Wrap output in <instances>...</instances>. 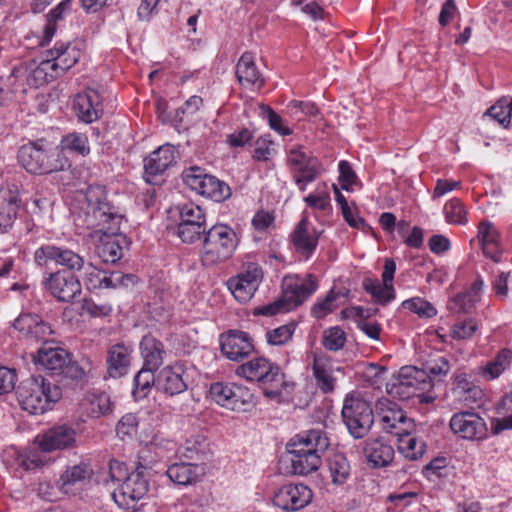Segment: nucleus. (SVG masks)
Segmentation results:
<instances>
[{"label":"nucleus","instance_id":"1","mask_svg":"<svg viewBox=\"0 0 512 512\" xmlns=\"http://www.w3.org/2000/svg\"><path fill=\"white\" fill-rule=\"evenodd\" d=\"M86 201V227L107 237V240H101L97 246L98 256L104 263H116L122 258V247L110 237L120 234L124 217L107 200V194L102 187L90 186L86 192Z\"/></svg>","mask_w":512,"mask_h":512},{"label":"nucleus","instance_id":"2","mask_svg":"<svg viewBox=\"0 0 512 512\" xmlns=\"http://www.w3.org/2000/svg\"><path fill=\"white\" fill-rule=\"evenodd\" d=\"M329 445L327 433L321 429H311L295 435L287 444L293 473L308 475L317 471Z\"/></svg>","mask_w":512,"mask_h":512},{"label":"nucleus","instance_id":"3","mask_svg":"<svg viewBox=\"0 0 512 512\" xmlns=\"http://www.w3.org/2000/svg\"><path fill=\"white\" fill-rule=\"evenodd\" d=\"M20 164L30 173L48 174L63 170L68 161L58 148H53L44 140L23 145L18 151Z\"/></svg>","mask_w":512,"mask_h":512},{"label":"nucleus","instance_id":"4","mask_svg":"<svg viewBox=\"0 0 512 512\" xmlns=\"http://www.w3.org/2000/svg\"><path fill=\"white\" fill-rule=\"evenodd\" d=\"M234 230L225 224L210 227L203 236L201 262L206 267H213L232 257L237 247Z\"/></svg>","mask_w":512,"mask_h":512},{"label":"nucleus","instance_id":"5","mask_svg":"<svg viewBox=\"0 0 512 512\" xmlns=\"http://www.w3.org/2000/svg\"><path fill=\"white\" fill-rule=\"evenodd\" d=\"M282 287V297L260 308L258 314L272 316L296 308L316 290L317 284L312 275H307L304 279L285 277Z\"/></svg>","mask_w":512,"mask_h":512},{"label":"nucleus","instance_id":"6","mask_svg":"<svg viewBox=\"0 0 512 512\" xmlns=\"http://www.w3.org/2000/svg\"><path fill=\"white\" fill-rule=\"evenodd\" d=\"M342 417L349 433L356 439L364 437L374 422L371 405L353 394L345 398Z\"/></svg>","mask_w":512,"mask_h":512},{"label":"nucleus","instance_id":"7","mask_svg":"<svg viewBox=\"0 0 512 512\" xmlns=\"http://www.w3.org/2000/svg\"><path fill=\"white\" fill-rule=\"evenodd\" d=\"M182 178L191 190L215 202H223L231 196V189L225 182L204 173L200 167L185 169Z\"/></svg>","mask_w":512,"mask_h":512},{"label":"nucleus","instance_id":"8","mask_svg":"<svg viewBox=\"0 0 512 512\" xmlns=\"http://www.w3.org/2000/svg\"><path fill=\"white\" fill-rule=\"evenodd\" d=\"M16 394L23 410L43 414L62 397L60 386H17Z\"/></svg>","mask_w":512,"mask_h":512},{"label":"nucleus","instance_id":"9","mask_svg":"<svg viewBox=\"0 0 512 512\" xmlns=\"http://www.w3.org/2000/svg\"><path fill=\"white\" fill-rule=\"evenodd\" d=\"M34 262L41 268H48L51 263L65 267L68 271H81L84 257L64 245L43 244L33 254Z\"/></svg>","mask_w":512,"mask_h":512},{"label":"nucleus","instance_id":"10","mask_svg":"<svg viewBox=\"0 0 512 512\" xmlns=\"http://www.w3.org/2000/svg\"><path fill=\"white\" fill-rule=\"evenodd\" d=\"M287 163L293 180L301 191H305L307 185L323 172L321 162L311 154L304 152L301 147L290 149Z\"/></svg>","mask_w":512,"mask_h":512},{"label":"nucleus","instance_id":"11","mask_svg":"<svg viewBox=\"0 0 512 512\" xmlns=\"http://www.w3.org/2000/svg\"><path fill=\"white\" fill-rule=\"evenodd\" d=\"M149 491L146 469L138 467L112 492L115 503L124 509H130Z\"/></svg>","mask_w":512,"mask_h":512},{"label":"nucleus","instance_id":"12","mask_svg":"<svg viewBox=\"0 0 512 512\" xmlns=\"http://www.w3.org/2000/svg\"><path fill=\"white\" fill-rule=\"evenodd\" d=\"M180 222L177 234L185 243H194L204 236L206 229V215L203 209L195 203L189 202L178 206Z\"/></svg>","mask_w":512,"mask_h":512},{"label":"nucleus","instance_id":"13","mask_svg":"<svg viewBox=\"0 0 512 512\" xmlns=\"http://www.w3.org/2000/svg\"><path fill=\"white\" fill-rule=\"evenodd\" d=\"M382 429L397 435V431L414 429V423L403 412L401 406L387 397H381L375 404Z\"/></svg>","mask_w":512,"mask_h":512},{"label":"nucleus","instance_id":"14","mask_svg":"<svg viewBox=\"0 0 512 512\" xmlns=\"http://www.w3.org/2000/svg\"><path fill=\"white\" fill-rule=\"evenodd\" d=\"M45 289L61 302H70L81 293V282L66 270L51 272L42 281Z\"/></svg>","mask_w":512,"mask_h":512},{"label":"nucleus","instance_id":"15","mask_svg":"<svg viewBox=\"0 0 512 512\" xmlns=\"http://www.w3.org/2000/svg\"><path fill=\"white\" fill-rule=\"evenodd\" d=\"M262 278L261 267L258 264L250 263L244 271L228 280V289L237 301L246 303L253 297Z\"/></svg>","mask_w":512,"mask_h":512},{"label":"nucleus","instance_id":"16","mask_svg":"<svg viewBox=\"0 0 512 512\" xmlns=\"http://www.w3.org/2000/svg\"><path fill=\"white\" fill-rule=\"evenodd\" d=\"M236 374L250 382H280L282 374L278 365L271 363L264 357L254 358L236 369Z\"/></svg>","mask_w":512,"mask_h":512},{"label":"nucleus","instance_id":"17","mask_svg":"<svg viewBox=\"0 0 512 512\" xmlns=\"http://www.w3.org/2000/svg\"><path fill=\"white\" fill-rule=\"evenodd\" d=\"M312 490L303 484L282 486L274 495L273 503L284 511H298L305 508L312 500Z\"/></svg>","mask_w":512,"mask_h":512},{"label":"nucleus","instance_id":"18","mask_svg":"<svg viewBox=\"0 0 512 512\" xmlns=\"http://www.w3.org/2000/svg\"><path fill=\"white\" fill-rule=\"evenodd\" d=\"M449 425L454 434L466 440H482L487 434L485 421L473 412L454 414Z\"/></svg>","mask_w":512,"mask_h":512},{"label":"nucleus","instance_id":"19","mask_svg":"<svg viewBox=\"0 0 512 512\" xmlns=\"http://www.w3.org/2000/svg\"><path fill=\"white\" fill-rule=\"evenodd\" d=\"M219 341L222 354L231 361H241L254 351L253 340L244 331L230 330Z\"/></svg>","mask_w":512,"mask_h":512},{"label":"nucleus","instance_id":"20","mask_svg":"<svg viewBox=\"0 0 512 512\" xmlns=\"http://www.w3.org/2000/svg\"><path fill=\"white\" fill-rule=\"evenodd\" d=\"M211 398L220 406L231 410H245L252 402V393L247 386H210Z\"/></svg>","mask_w":512,"mask_h":512},{"label":"nucleus","instance_id":"21","mask_svg":"<svg viewBox=\"0 0 512 512\" xmlns=\"http://www.w3.org/2000/svg\"><path fill=\"white\" fill-rule=\"evenodd\" d=\"M75 442L76 431L66 424L54 426L36 436L34 440V443L45 452L70 448L75 445Z\"/></svg>","mask_w":512,"mask_h":512},{"label":"nucleus","instance_id":"22","mask_svg":"<svg viewBox=\"0 0 512 512\" xmlns=\"http://www.w3.org/2000/svg\"><path fill=\"white\" fill-rule=\"evenodd\" d=\"M396 271V264L394 260L387 258L384 263V270L382 273V282L380 284L377 280L365 278L363 280V287L365 291L372 295L376 302L380 304H387L394 298L393 279Z\"/></svg>","mask_w":512,"mask_h":512},{"label":"nucleus","instance_id":"23","mask_svg":"<svg viewBox=\"0 0 512 512\" xmlns=\"http://www.w3.org/2000/svg\"><path fill=\"white\" fill-rule=\"evenodd\" d=\"M14 328L30 340L51 342L49 337L54 334L50 324L39 315L32 313L20 314L13 323Z\"/></svg>","mask_w":512,"mask_h":512},{"label":"nucleus","instance_id":"24","mask_svg":"<svg viewBox=\"0 0 512 512\" xmlns=\"http://www.w3.org/2000/svg\"><path fill=\"white\" fill-rule=\"evenodd\" d=\"M69 352L58 346L54 341L46 342L37 351L35 362L51 375H61L65 365L69 363Z\"/></svg>","mask_w":512,"mask_h":512},{"label":"nucleus","instance_id":"25","mask_svg":"<svg viewBox=\"0 0 512 512\" xmlns=\"http://www.w3.org/2000/svg\"><path fill=\"white\" fill-rule=\"evenodd\" d=\"M177 151L173 145L164 144L144 159L145 179L154 184V177L163 174L176 160Z\"/></svg>","mask_w":512,"mask_h":512},{"label":"nucleus","instance_id":"26","mask_svg":"<svg viewBox=\"0 0 512 512\" xmlns=\"http://www.w3.org/2000/svg\"><path fill=\"white\" fill-rule=\"evenodd\" d=\"M73 107L79 120L85 123L98 120L103 112L100 94L94 89L78 93L74 98Z\"/></svg>","mask_w":512,"mask_h":512},{"label":"nucleus","instance_id":"27","mask_svg":"<svg viewBox=\"0 0 512 512\" xmlns=\"http://www.w3.org/2000/svg\"><path fill=\"white\" fill-rule=\"evenodd\" d=\"M21 199L16 188L0 189V234L10 231L15 223Z\"/></svg>","mask_w":512,"mask_h":512},{"label":"nucleus","instance_id":"28","mask_svg":"<svg viewBox=\"0 0 512 512\" xmlns=\"http://www.w3.org/2000/svg\"><path fill=\"white\" fill-rule=\"evenodd\" d=\"M319 234L307 219L303 217L296 225L291 240L297 253L308 259L316 250Z\"/></svg>","mask_w":512,"mask_h":512},{"label":"nucleus","instance_id":"29","mask_svg":"<svg viewBox=\"0 0 512 512\" xmlns=\"http://www.w3.org/2000/svg\"><path fill=\"white\" fill-rule=\"evenodd\" d=\"M132 347L123 343L112 345L107 352V374L118 379L128 373L131 362Z\"/></svg>","mask_w":512,"mask_h":512},{"label":"nucleus","instance_id":"30","mask_svg":"<svg viewBox=\"0 0 512 512\" xmlns=\"http://www.w3.org/2000/svg\"><path fill=\"white\" fill-rule=\"evenodd\" d=\"M477 239L486 257L495 263L501 261L500 234L492 222L486 220L479 223Z\"/></svg>","mask_w":512,"mask_h":512},{"label":"nucleus","instance_id":"31","mask_svg":"<svg viewBox=\"0 0 512 512\" xmlns=\"http://www.w3.org/2000/svg\"><path fill=\"white\" fill-rule=\"evenodd\" d=\"M235 73L238 82L245 88L256 87L260 89L264 86V78L255 63L254 56L250 52L241 55L236 64Z\"/></svg>","mask_w":512,"mask_h":512},{"label":"nucleus","instance_id":"32","mask_svg":"<svg viewBox=\"0 0 512 512\" xmlns=\"http://www.w3.org/2000/svg\"><path fill=\"white\" fill-rule=\"evenodd\" d=\"M81 50L71 43L58 42L48 51V58L52 60L54 68L59 75H63L80 59Z\"/></svg>","mask_w":512,"mask_h":512},{"label":"nucleus","instance_id":"33","mask_svg":"<svg viewBox=\"0 0 512 512\" xmlns=\"http://www.w3.org/2000/svg\"><path fill=\"white\" fill-rule=\"evenodd\" d=\"M169 479L177 485H193L204 475V468L193 463H174L166 471Z\"/></svg>","mask_w":512,"mask_h":512},{"label":"nucleus","instance_id":"34","mask_svg":"<svg viewBox=\"0 0 512 512\" xmlns=\"http://www.w3.org/2000/svg\"><path fill=\"white\" fill-rule=\"evenodd\" d=\"M413 429L397 431L398 451L406 459L416 461L423 456L426 451V443L412 435Z\"/></svg>","mask_w":512,"mask_h":512},{"label":"nucleus","instance_id":"35","mask_svg":"<svg viewBox=\"0 0 512 512\" xmlns=\"http://www.w3.org/2000/svg\"><path fill=\"white\" fill-rule=\"evenodd\" d=\"M139 349L146 367L159 368L163 364L164 345L153 335H144L140 341Z\"/></svg>","mask_w":512,"mask_h":512},{"label":"nucleus","instance_id":"36","mask_svg":"<svg viewBox=\"0 0 512 512\" xmlns=\"http://www.w3.org/2000/svg\"><path fill=\"white\" fill-rule=\"evenodd\" d=\"M364 452L368 461L374 467H385L389 465L394 458L393 447L382 439L367 441Z\"/></svg>","mask_w":512,"mask_h":512},{"label":"nucleus","instance_id":"37","mask_svg":"<svg viewBox=\"0 0 512 512\" xmlns=\"http://www.w3.org/2000/svg\"><path fill=\"white\" fill-rule=\"evenodd\" d=\"M34 446L24 449L18 454L17 462L25 470H34L47 465L50 462L48 452L42 451L33 443Z\"/></svg>","mask_w":512,"mask_h":512},{"label":"nucleus","instance_id":"38","mask_svg":"<svg viewBox=\"0 0 512 512\" xmlns=\"http://www.w3.org/2000/svg\"><path fill=\"white\" fill-rule=\"evenodd\" d=\"M328 470L332 482L336 485L344 484L350 475L349 462L342 453H335L329 457Z\"/></svg>","mask_w":512,"mask_h":512},{"label":"nucleus","instance_id":"39","mask_svg":"<svg viewBox=\"0 0 512 512\" xmlns=\"http://www.w3.org/2000/svg\"><path fill=\"white\" fill-rule=\"evenodd\" d=\"M91 474L92 470L84 463L69 467L60 478V488L68 493L72 485L85 481Z\"/></svg>","mask_w":512,"mask_h":512},{"label":"nucleus","instance_id":"40","mask_svg":"<svg viewBox=\"0 0 512 512\" xmlns=\"http://www.w3.org/2000/svg\"><path fill=\"white\" fill-rule=\"evenodd\" d=\"M486 116L497 121L502 127L507 128L511 122L512 98L502 97L501 99H499L483 115V117Z\"/></svg>","mask_w":512,"mask_h":512},{"label":"nucleus","instance_id":"41","mask_svg":"<svg viewBox=\"0 0 512 512\" xmlns=\"http://www.w3.org/2000/svg\"><path fill=\"white\" fill-rule=\"evenodd\" d=\"M72 0H63L48 14L47 24L44 29L43 40L41 45L48 44L56 31V21L63 18V14L70 12Z\"/></svg>","mask_w":512,"mask_h":512},{"label":"nucleus","instance_id":"42","mask_svg":"<svg viewBox=\"0 0 512 512\" xmlns=\"http://www.w3.org/2000/svg\"><path fill=\"white\" fill-rule=\"evenodd\" d=\"M512 351L502 349L496 357L483 368V376L486 381L497 378L510 365Z\"/></svg>","mask_w":512,"mask_h":512},{"label":"nucleus","instance_id":"43","mask_svg":"<svg viewBox=\"0 0 512 512\" xmlns=\"http://www.w3.org/2000/svg\"><path fill=\"white\" fill-rule=\"evenodd\" d=\"M444 215L449 224L465 225L467 223V211L459 199H451L444 205Z\"/></svg>","mask_w":512,"mask_h":512},{"label":"nucleus","instance_id":"44","mask_svg":"<svg viewBox=\"0 0 512 512\" xmlns=\"http://www.w3.org/2000/svg\"><path fill=\"white\" fill-rule=\"evenodd\" d=\"M82 270V281L88 290L101 289L104 287L105 272H102L90 262H84Z\"/></svg>","mask_w":512,"mask_h":512},{"label":"nucleus","instance_id":"45","mask_svg":"<svg viewBox=\"0 0 512 512\" xmlns=\"http://www.w3.org/2000/svg\"><path fill=\"white\" fill-rule=\"evenodd\" d=\"M31 75L36 85H43L60 77L58 71L54 68L52 60H49V58L42 60L39 65L33 69Z\"/></svg>","mask_w":512,"mask_h":512},{"label":"nucleus","instance_id":"46","mask_svg":"<svg viewBox=\"0 0 512 512\" xmlns=\"http://www.w3.org/2000/svg\"><path fill=\"white\" fill-rule=\"evenodd\" d=\"M405 309L417 314L421 318H431L437 314L436 308L421 297H414L402 303Z\"/></svg>","mask_w":512,"mask_h":512},{"label":"nucleus","instance_id":"47","mask_svg":"<svg viewBox=\"0 0 512 512\" xmlns=\"http://www.w3.org/2000/svg\"><path fill=\"white\" fill-rule=\"evenodd\" d=\"M313 371L317 381L322 384H332L337 381L331 362L324 357H315Z\"/></svg>","mask_w":512,"mask_h":512},{"label":"nucleus","instance_id":"48","mask_svg":"<svg viewBox=\"0 0 512 512\" xmlns=\"http://www.w3.org/2000/svg\"><path fill=\"white\" fill-rule=\"evenodd\" d=\"M159 381H164L166 384H187L190 379L187 370L182 365H174L161 370Z\"/></svg>","mask_w":512,"mask_h":512},{"label":"nucleus","instance_id":"49","mask_svg":"<svg viewBox=\"0 0 512 512\" xmlns=\"http://www.w3.org/2000/svg\"><path fill=\"white\" fill-rule=\"evenodd\" d=\"M61 144L63 149L76 152L83 156L90 152L88 139L84 134L71 133L63 138Z\"/></svg>","mask_w":512,"mask_h":512},{"label":"nucleus","instance_id":"50","mask_svg":"<svg viewBox=\"0 0 512 512\" xmlns=\"http://www.w3.org/2000/svg\"><path fill=\"white\" fill-rule=\"evenodd\" d=\"M287 109L290 114L296 117L298 120H301L305 117H316L319 114V108L315 105V103L310 101H297L292 100L287 105Z\"/></svg>","mask_w":512,"mask_h":512},{"label":"nucleus","instance_id":"51","mask_svg":"<svg viewBox=\"0 0 512 512\" xmlns=\"http://www.w3.org/2000/svg\"><path fill=\"white\" fill-rule=\"evenodd\" d=\"M206 439L203 436H195L181 446L180 453L187 459H198L205 453Z\"/></svg>","mask_w":512,"mask_h":512},{"label":"nucleus","instance_id":"52","mask_svg":"<svg viewBox=\"0 0 512 512\" xmlns=\"http://www.w3.org/2000/svg\"><path fill=\"white\" fill-rule=\"evenodd\" d=\"M459 388L456 389V393L466 405L480 407L484 404L485 393L481 386H462Z\"/></svg>","mask_w":512,"mask_h":512},{"label":"nucleus","instance_id":"53","mask_svg":"<svg viewBox=\"0 0 512 512\" xmlns=\"http://www.w3.org/2000/svg\"><path fill=\"white\" fill-rule=\"evenodd\" d=\"M346 341L344 331L339 327H332L324 331L323 346L331 351H338L343 348Z\"/></svg>","mask_w":512,"mask_h":512},{"label":"nucleus","instance_id":"54","mask_svg":"<svg viewBox=\"0 0 512 512\" xmlns=\"http://www.w3.org/2000/svg\"><path fill=\"white\" fill-rule=\"evenodd\" d=\"M477 329V322L472 318L458 321L451 327V337L456 340H467L474 335Z\"/></svg>","mask_w":512,"mask_h":512},{"label":"nucleus","instance_id":"55","mask_svg":"<svg viewBox=\"0 0 512 512\" xmlns=\"http://www.w3.org/2000/svg\"><path fill=\"white\" fill-rule=\"evenodd\" d=\"M426 373L415 366H404L398 372L399 384H425Z\"/></svg>","mask_w":512,"mask_h":512},{"label":"nucleus","instance_id":"56","mask_svg":"<svg viewBox=\"0 0 512 512\" xmlns=\"http://www.w3.org/2000/svg\"><path fill=\"white\" fill-rule=\"evenodd\" d=\"M478 301L467 291L457 294L450 302L449 309L454 312L469 313Z\"/></svg>","mask_w":512,"mask_h":512},{"label":"nucleus","instance_id":"57","mask_svg":"<svg viewBox=\"0 0 512 512\" xmlns=\"http://www.w3.org/2000/svg\"><path fill=\"white\" fill-rule=\"evenodd\" d=\"M85 369L80 366L77 362L72 361L71 354H69V363L65 365V368L61 371V375L76 381H88V374Z\"/></svg>","mask_w":512,"mask_h":512},{"label":"nucleus","instance_id":"58","mask_svg":"<svg viewBox=\"0 0 512 512\" xmlns=\"http://www.w3.org/2000/svg\"><path fill=\"white\" fill-rule=\"evenodd\" d=\"M293 334V329L289 325H283L266 334L267 341L271 345L285 344Z\"/></svg>","mask_w":512,"mask_h":512},{"label":"nucleus","instance_id":"59","mask_svg":"<svg viewBox=\"0 0 512 512\" xmlns=\"http://www.w3.org/2000/svg\"><path fill=\"white\" fill-rule=\"evenodd\" d=\"M137 426H138L137 417L134 414L129 413V414L124 415L119 420V422L117 424L116 431H117V434L122 438L125 436H132L133 434L136 433Z\"/></svg>","mask_w":512,"mask_h":512},{"label":"nucleus","instance_id":"60","mask_svg":"<svg viewBox=\"0 0 512 512\" xmlns=\"http://www.w3.org/2000/svg\"><path fill=\"white\" fill-rule=\"evenodd\" d=\"M387 371L386 367L377 364H368L362 371L361 377L367 384H377L384 380L382 377Z\"/></svg>","mask_w":512,"mask_h":512},{"label":"nucleus","instance_id":"61","mask_svg":"<svg viewBox=\"0 0 512 512\" xmlns=\"http://www.w3.org/2000/svg\"><path fill=\"white\" fill-rule=\"evenodd\" d=\"M338 297V294L334 290H330L325 299L321 302L316 303L312 308V314L316 318H323L329 312L333 311V302Z\"/></svg>","mask_w":512,"mask_h":512},{"label":"nucleus","instance_id":"62","mask_svg":"<svg viewBox=\"0 0 512 512\" xmlns=\"http://www.w3.org/2000/svg\"><path fill=\"white\" fill-rule=\"evenodd\" d=\"M136 277L132 274L122 275L119 272H112L109 276L105 274V281L103 288H117L120 286H128L133 284Z\"/></svg>","mask_w":512,"mask_h":512},{"label":"nucleus","instance_id":"63","mask_svg":"<svg viewBox=\"0 0 512 512\" xmlns=\"http://www.w3.org/2000/svg\"><path fill=\"white\" fill-rule=\"evenodd\" d=\"M426 370L425 373L428 377L437 378L446 375L450 370V365L446 358L440 357L427 364Z\"/></svg>","mask_w":512,"mask_h":512},{"label":"nucleus","instance_id":"64","mask_svg":"<svg viewBox=\"0 0 512 512\" xmlns=\"http://www.w3.org/2000/svg\"><path fill=\"white\" fill-rule=\"evenodd\" d=\"M339 182L341 187L348 190L351 185L356 182V174L352 170L350 164L347 161H340L339 163Z\"/></svg>","mask_w":512,"mask_h":512}]
</instances>
